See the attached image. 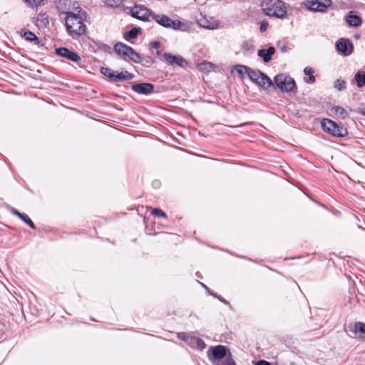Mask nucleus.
<instances>
[{"instance_id":"obj_48","label":"nucleus","mask_w":365,"mask_h":365,"mask_svg":"<svg viewBox=\"0 0 365 365\" xmlns=\"http://www.w3.org/2000/svg\"><path fill=\"white\" fill-rule=\"evenodd\" d=\"M102 48H108V49H110V46H108V45H106V44L103 43V44H102Z\"/></svg>"},{"instance_id":"obj_49","label":"nucleus","mask_w":365,"mask_h":365,"mask_svg":"<svg viewBox=\"0 0 365 365\" xmlns=\"http://www.w3.org/2000/svg\"><path fill=\"white\" fill-rule=\"evenodd\" d=\"M160 53H160V51L158 49H157V51H156V52H155L156 56H160Z\"/></svg>"},{"instance_id":"obj_1","label":"nucleus","mask_w":365,"mask_h":365,"mask_svg":"<svg viewBox=\"0 0 365 365\" xmlns=\"http://www.w3.org/2000/svg\"><path fill=\"white\" fill-rule=\"evenodd\" d=\"M76 4H78V3L74 2L73 4V9L76 11L64 17L66 30L71 36H81L87 30V27L83 21H86L88 14L78 6H76Z\"/></svg>"},{"instance_id":"obj_12","label":"nucleus","mask_w":365,"mask_h":365,"mask_svg":"<svg viewBox=\"0 0 365 365\" xmlns=\"http://www.w3.org/2000/svg\"><path fill=\"white\" fill-rule=\"evenodd\" d=\"M163 56L166 62L170 65H178L180 67L185 68L188 64L187 61L180 56H175L170 53H165Z\"/></svg>"},{"instance_id":"obj_46","label":"nucleus","mask_w":365,"mask_h":365,"mask_svg":"<svg viewBox=\"0 0 365 365\" xmlns=\"http://www.w3.org/2000/svg\"><path fill=\"white\" fill-rule=\"evenodd\" d=\"M200 284L203 287V288H205V289L207 291V292H208L209 294H210V293H212V292L209 290V288H208L205 284H204L203 283H201V282H200Z\"/></svg>"},{"instance_id":"obj_32","label":"nucleus","mask_w":365,"mask_h":365,"mask_svg":"<svg viewBox=\"0 0 365 365\" xmlns=\"http://www.w3.org/2000/svg\"><path fill=\"white\" fill-rule=\"evenodd\" d=\"M334 86L338 91H344L346 88V83L344 80L337 79L334 81Z\"/></svg>"},{"instance_id":"obj_7","label":"nucleus","mask_w":365,"mask_h":365,"mask_svg":"<svg viewBox=\"0 0 365 365\" xmlns=\"http://www.w3.org/2000/svg\"><path fill=\"white\" fill-rule=\"evenodd\" d=\"M304 4L312 11L324 13L332 4L331 0H307Z\"/></svg>"},{"instance_id":"obj_14","label":"nucleus","mask_w":365,"mask_h":365,"mask_svg":"<svg viewBox=\"0 0 365 365\" xmlns=\"http://www.w3.org/2000/svg\"><path fill=\"white\" fill-rule=\"evenodd\" d=\"M346 24L351 27H359L362 24L361 16L357 15L356 11L351 10L345 16Z\"/></svg>"},{"instance_id":"obj_27","label":"nucleus","mask_w":365,"mask_h":365,"mask_svg":"<svg viewBox=\"0 0 365 365\" xmlns=\"http://www.w3.org/2000/svg\"><path fill=\"white\" fill-rule=\"evenodd\" d=\"M331 112L332 113L333 115L341 118L343 119L345 118V117L347 115V113L345 110V109L341 106H333L331 108Z\"/></svg>"},{"instance_id":"obj_2","label":"nucleus","mask_w":365,"mask_h":365,"mask_svg":"<svg viewBox=\"0 0 365 365\" xmlns=\"http://www.w3.org/2000/svg\"><path fill=\"white\" fill-rule=\"evenodd\" d=\"M207 354L209 360L214 365H237L230 349L225 346H210Z\"/></svg>"},{"instance_id":"obj_36","label":"nucleus","mask_w":365,"mask_h":365,"mask_svg":"<svg viewBox=\"0 0 365 365\" xmlns=\"http://www.w3.org/2000/svg\"><path fill=\"white\" fill-rule=\"evenodd\" d=\"M151 214H153V215L157 216V217H167L166 214L162 210L158 209V208L153 209V210L151 211Z\"/></svg>"},{"instance_id":"obj_51","label":"nucleus","mask_w":365,"mask_h":365,"mask_svg":"<svg viewBox=\"0 0 365 365\" xmlns=\"http://www.w3.org/2000/svg\"><path fill=\"white\" fill-rule=\"evenodd\" d=\"M355 38H359V35H355Z\"/></svg>"},{"instance_id":"obj_37","label":"nucleus","mask_w":365,"mask_h":365,"mask_svg":"<svg viewBox=\"0 0 365 365\" xmlns=\"http://www.w3.org/2000/svg\"><path fill=\"white\" fill-rule=\"evenodd\" d=\"M190 336H189L187 335L186 333L185 332H180L178 334V339L182 340L183 341H185L187 344H188V341L190 339Z\"/></svg>"},{"instance_id":"obj_42","label":"nucleus","mask_w":365,"mask_h":365,"mask_svg":"<svg viewBox=\"0 0 365 365\" xmlns=\"http://www.w3.org/2000/svg\"><path fill=\"white\" fill-rule=\"evenodd\" d=\"M268 24L265 21H263L260 24L259 30L261 32H264L267 29Z\"/></svg>"},{"instance_id":"obj_34","label":"nucleus","mask_w":365,"mask_h":365,"mask_svg":"<svg viewBox=\"0 0 365 365\" xmlns=\"http://www.w3.org/2000/svg\"><path fill=\"white\" fill-rule=\"evenodd\" d=\"M123 81L131 80L134 78V75L128 71H121Z\"/></svg>"},{"instance_id":"obj_20","label":"nucleus","mask_w":365,"mask_h":365,"mask_svg":"<svg viewBox=\"0 0 365 365\" xmlns=\"http://www.w3.org/2000/svg\"><path fill=\"white\" fill-rule=\"evenodd\" d=\"M10 211L13 215L18 216L21 220H23L26 225H28L31 229H36L35 224L33 222V221L30 219V217L27 215L21 213L20 212H19L16 209H15L14 207H11Z\"/></svg>"},{"instance_id":"obj_10","label":"nucleus","mask_w":365,"mask_h":365,"mask_svg":"<svg viewBox=\"0 0 365 365\" xmlns=\"http://www.w3.org/2000/svg\"><path fill=\"white\" fill-rule=\"evenodd\" d=\"M130 13H131V15L132 16L138 19H140V20H142L143 21H147L149 20V16H151L153 14H151V12L150 11V10L147 8H145V6H134L131 9H130Z\"/></svg>"},{"instance_id":"obj_26","label":"nucleus","mask_w":365,"mask_h":365,"mask_svg":"<svg viewBox=\"0 0 365 365\" xmlns=\"http://www.w3.org/2000/svg\"><path fill=\"white\" fill-rule=\"evenodd\" d=\"M354 79L359 88L365 86V72L358 71L354 76Z\"/></svg>"},{"instance_id":"obj_38","label":"nucleus","mask_w":365,"mask_h":365,"mask_svg":"<svg viewBox=\"0 0 365 365\" xmlns=\"http://www.w3.org/2000/svg\"><path fill=\"white\" fill-rule=\"evenodd\" d=\"M31 7H37L43 0H25Z\"/></svg>"},{"instance_id":"obj_17","label":"nucleus","mask_w":365,"mask_h":365,"mask_svg":"<svg viewBox=\"0 0 365 365\" xmlns=\"http://www.w3.org/2000/svg\"><path fill=\"white\" fill-rule=\"evenodd\" d=\"M130 47V46L123 43L118 42L114 45L113 50L122 59L127 61V56L128 55Z\"/></svg>"},{"instance_id":"obj_3","label":"nucleus","mask_w":365,"mask_h":365,"mask_svg":"<svg viewBox=\"0 0 365 365\" xmlns=\"http://www.w3.org/2000/svg\"><path fill=\"white\" fill-rule=\"evenodd\" d=\"M263 12L269 16L284 19L287 15L284 3L281 0H266L261 3Z\"/></svg>"},{"instance_id":"obj_21","label":"nucleus","mask_w":365,"mask_h":365,"mask_svg":"<svg viewBox=\"0 0 365 365\" xmlns=\"http://www.w3.org/2000/svg\"><path fill=\"white\" fill-rule=\"evenodd\" d=\"M187 344L190 346L200 351L203 350L206 346L205 341L202 339L192 336H190Z\"/></svg>"},{"instance_id":"obj_29","label":"nucleus","mask_w":365,"mask_h":365,"mask_svg":"<svg viewBox=\"0 0 365 365\" xmlns=\"http://www.w3.org/2000/svg\"><path fill=\"white\" fill-rule=\"evenodd\" d=\"M354 332H359L360 334L359 336L361 338L365 339V324L363 322H356L354 324Z\"/></svg>"},{"instance_id":"obj_22","label":"nucleus","mask_w":365,"mask_h":365,"mask_svg":"<svg viewBox=\"0 0 365 365\" xmlns=\"http://www.w3.org/2000/svg\"><path fill=\"white\" fill-rule=\"evenodd\" d=\"M262 75V72L261 71L257 70V69L255 70V69L251 68L250 67L249 68V70H248V72L247 74V76L249 77V78L255 84L257 83L259 78L261 77Z\"/></svg>"},{"instance_id":"obj_13","label":"nucleus","mask_w":365,"mask_h":365,"mask_svg":"<svg viewBox=\"0 0 365 365\" xmlns=\"http://www.w3.org/2000/svg\"><path fill=\"white\" fill-rule=\"evenodd\" d=\"M33 22L39 29L47 28L49 24V18L46 12H40L34 17Z\"/></svg>"},{"instance_id":"obj_18","label":"nucleus","mask_w":365,"mask_h":365,"mask_svg":"<svg viewBox=\"0 0 365 365\" xmlns=\"http://www.w3.org/2000/svg\"><path fill=\"white\" fill-rule=\"evenodd\" d=\"M275 52V48L273 46H269L267 49H259L257 51V55L263 59L264 63H268L271 61L272 56Z\"/></svg>"},{"instance_id":"obj_41","label":"nucleus","mask_w":365,"mask_h":365,"mask_svg":"<svg viewBox=\"0 0 365 365\" xmlns=\"http://www.w3.org/2000/svg\"><path fill=\"white\" fill-rule=\"evenodd\" d=\"M210 295H212L214 297L217 298L221 302L224 303L225 304H228L229 302L224 299L222 297L217 295V294L214 293H210Z\"/></svg>"},{"instance_id":"obj_16","label":"nucleus","mask_w":365,"mask_h":365,"mask_svg":"<svg viewBox=\"0 0 365 365\" xmlns=\"http://www.w3.org/2000/svg\"><path fill=\"white\" fill-rule=\"evenodd\" d=\"M21 36L27 41L34 42V43L38 47H44V43L41 42L34 32L29 30L22 29L21 31Z\"/></svg>"},{"instance_id":"obj_25","label":"nucleus","mask_w":365,"mask_h":365,"mask_svg":"<svg viewBox=\"0 0 365 365\" xmlns=\"http://www.w3.org/2000/svg\"><path fill=\"white\" fill-rule=\"evenodd\" d=\"M140 31V28L134 27V28L131 29L130 30H129L128 31H127L124 34V38L126 41L135 39L138 37Z\"/></svg>"},{"instance_id":"obj_35","label":"nucleus","mask_w":365,"mask_h":365,"mask_svg":"<svg viewBox=\"0 0 365 365\" xmlns=\"http://www.w3.org/2000/svg\"><path fill=\"white\" fill-rule=\"evenodd\" d=\"M110 81L112 82H122L123 80H122V73L121 72L120 73H118V72H114L113 76H112V78H110Z\"/></svg>"},{"instance_id":"obj_43","label":"nucleus","mask_w":365,"mask_h":365,"mask_svg":"<svg viewBox=\"0 0 365 365\" xmlns=\"http://www.w3.org/2000/svg\"><path fill=\"white\" fill-rule=\"evenodd\" d=\"M256 365H272V364L270 362H269L267 361L260 359L257 361Z\"/></svg>"},{"instance_id":"obj_8","label":"nucleus","mask_w":365,"mask_h":365,"mask_svg":"<svg viewBox=\"0 0 365 365\" xmlns=\"http://www.w3.org/2000/svg\"><path fill=\"white\" fill-rule=\"evenodd\" d=\"M336 51L345 56L351 54L354 50V45L348 38H339L335 45Z\"/></svg>"},{"instance_id":"obj_33","label":"nucleus","mask_w":365,"mask_h":365,"mask_svg":"<svg viewBox=\"0 0 365 365\" xmlns=\"http://www.w3.org/2000/svg\"><path fill=\"white\" fill-rule=\"evenodd\" d=\"M100 71L102 75L108 77L110 80L112 78V76L114 73V71L112 69L108 67H101Z\"/></svg>"},{"instance_id":"obj_15","label":"nucleus","mask_w":365,"mask_h":365,"mask_svg":"<svg viewBox=\"0 0 365 365\" xmlns=\"http://www.w3.org/2000/svg\"><path fill=\"white\" fill-rule=\"evenodd\" d=\"M71 1L70 0H59L56 4V9L60 13L69 16L70 14L76 11L73 9V7L71 8Z\"/></svg>"},{"instance_id":"obj_40","label":"nucleus","mask_w":365,"mask_h":365,"mask_svg":"<svg viewBox=\"0 0 365 365\" xmlns=\"http://www.w3.org/2000/svg\"><path fill=\"white\" fill-rule=\"evenodd\" d=\"M160 46V43L159 41H151L150 43V49H152V48L158 49Z\"/></svg>"},{"instance_id":"obj_45","label":"nucleus","mask_w":365,"mask_h":365,"mask_svg":"<svg viewBox=\"0 0 365 365\" xmlns=\"http://www.w3.org/2000/svg\"><path fill=\"white\" fill-rule=\"evenodd\" d=\"M359 113L361 114L362 115L365 116V107L361 108L359 111Z\"/></svg>"},{"instance_id":"obj_30","label":"nucleus","mask_w":365,"mask_h":365,"mask_svg":"<svg viewBox=\"0 0 365 365\" xmlns=\"http://www.w3.org/2000/svg\"><path fill=\"white\" fill-rule=\"evenodd\" d=\"M213 63L207 61H204L198 64L197 68L202 71H210L213 68Z\"/></svg>"},{"instance_id":"obj_39","label":"nucleus","mask_w":365,"mask_h":365,"mask_svg":"<svg viewBox=\"0 0 365 365\" xmlns=\"http://www.w3.org/2000/svg\"><path fill=\"white\" fill-rule=\"evenodd\" d=\"M121 4L120 0H107L106 4H108L110 6H118Z\"/></svg>"},{"instance_id":"obj_19","label":"nucleus","mask_w":365,"mask_h":365,"mask_svg":"<svg viewBox=\"0 0 365 365\" xmlns=\"http://www.w3.org/2000/svg\"><path fill=\"white\" fill-rule=\"evenodd\" d=\"M256 85L264 90H268L269 88H274L271 78L264 73H262L261 77L259 78Z\"/></svg>"},{"instance_id":"obj_28","label":"nucleus","mask_w":365,"mask_h":365,"mask_svg":"<svg viewBox=\"0 0 365 365\" xmlns=\"http://www.w3.org/2000/svg\"><path fill=\"white\" fill-rule=\"evenodd\" d=\"M155 62V59L150 56H140V61L138 63H140L143 66L149 68Z\"/></svg>"},{"instance_id":"obj_23","label":"nucleus","mask_w":365,"mask_h":365,"mask_svg":"<svg viewBox=\"0 0 365 365\" xmlns=\"http://www.w3.org/2000/svg\"><path fill=\"white\" fill-rule=\"evenodd\" d=\"M304 73L306 76H308V78H304V81L307 83H314L316 81L314 73V70L312 68L307 66L304 69Z\"/></svg>"},{"instance_id":"obj_44","label":"nucleus","mask_w":365,"mask_h":365,"mask_svg":"<svg viewBox=\"0 0 365 365\" xmlns=\"http://www.w3.org/2000/svg\"><path fill=\"white\" fill-rule=\"evenodd\" d=\"M280 51L282 52H286L287 51V46L286 45H283L280 47Z\"/></svg>"},{"instance_id":"obj_5","label":"nucleus","mask_w":365,"mask_h":365,"mask_svg":"<svg viewBox=\"0 0 365 365\" xmlns=\"http://www.w3.org/2000/svg\"><path fill=\"white\" fill-rule=\"evenodd\" d=\"M322 129L324 132L336 138H344L348 135L347 129L343 125L337 124L336 122L324 118L321 121Z\"/></svg>"},{"instance_id":"obj_31","label":"nucleus","mask_w":365,"mask_h":365,"mask_svg":"<svg viewBox=\"0 0 365 365\" xmlns=\"http://www.w3.org/2000/svg\"><path fill=\"white\" fill-rule=\"evenodd\" d=\"M234 68H235V71L239 73V75L242 78H244L245 74H247L250 67L247 66H244V65H236V66H235Z\"/></svg>"},{"instance_id":"obj_47","label":"nucleus","mask_w":365,"mask_h":365,"mask_svg":"<svg viewBox=\"0 0 365 365\" xmlns=\"http://www.w3.org/2000/svg\"><path fill=\"white\" fill-rule=\"evenodd\" d=\"M247 46H248V43L246 42V41H244L243 43H242V48L244 49H247Z\"/></svg>"},{"instance_id":"obj_9","label":"nucleus","mask_w":365,"mask_h":365,"mask_svg":"<svg viewBox=\"0 0 365 365\" xmlns=\"http://www.w3.org/2000/svg\"><path fill=\"white\" fill-rule=\"evenodd\" d=\"M55 53L60 57L64 58L75 63H78L81 60V56L76 52L66 47H60L56 48Z\"/></svg>"},{"instance_id":"obj_6","label":"nucleus","mask_w":365,"mask_h":365,"mask_svg":"<svg viewBox=\"0 0 365 365\" xmlns=\"http://www.w3.org/2000/svg\"><path fill=\"white\" fill-rule=\"evenodd\" d=\"M274 82L282 92H291L297 89L294 80L284 74H278L274 76Z\"/></svg>"},{"instance_id":"obj_50","label":"nucleus","mask_w":365,"mask_h":365,"mask_svg":"<svg viewBox=\"0 0 365 365\" xmlns=\"http://www.w3.org/2000/svg\"><path fill=\"white\" fill-rule=\"evenodd\" d=\"M158 184H159V182H153V185L155 186V187H157L158 186Z\"/></svg>"},{"instance_id":"obj_11","label":"nucleus","mask_w":365,"mask_h":365,"mask_svg":"<svg viewBox=\"0 0 365 365\" xmlns=\"http://www.w3.org/2000/svg\"><path fill=\"white\" fill-rule=\"evenodd\" d=\"M131 89L138 94L148 96L154 93L155 86L150 83L143 82L133 84Z\"/></svg>"},{"instance_id":"obj_24","label":"nucleus","mask_w":365,"mask_h":365,"mask_svg":"<svg viewBox=\"0 0 365 365\" xmlns=\"http://www.w3.org/2000/svg\"><path fill=\"white\" fill-rule=\"evenodd\" d=\"M128 54V55L127 56L126 61H130L135 63H138V61H140L141 55L135 51V50L132 47H130Z\"/></svg>"},{"instance_id":"obj_4","label":"nucleus","mask_w":365,"mask_h":365,"mask_svg":"<svg viewBox=\"0 0 365 365\" xmlns=\"http://www.w3.org/2000/svg\"><path fill=\"white\" fill-rule=\"evenodd\" d=\"M152 19L158 24L167 29H173L178 31H190V26L188 24L181 22L180 20H173L165 15L153 14Z\"/></svg>"}]
</instances>
